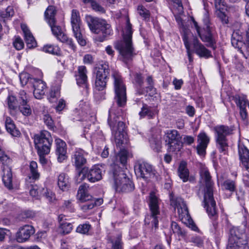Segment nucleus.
<instances>
[{
  "label": "nucleus",
  "instance_id": "1",
  "mask_svg": "<svg viewBox=\"0 0 249 249\" xmlns=\"http://www.w3.org/2000/svg\"><path fill=\"white\" fill-rule=\"evenodd\" d=\"M114 91V102L109 110L108 124L112 131L115 142L118 145L122 144L124 123L119 120L122 113L121 107H124L127 101L126 88L121 74L113 71L111 74Z\"/></svg>",
  "mask_w": 249,
  "mask_h": 249
},
{
  "label": "nucleus",
  "instance_id": "2",
  "mask_svg": "<svg viewBox=\"0 0 249 249\" xmlns=\"http://www.w3.org/2000/svg\"><path fill=\"white\" fill-rule=\"evenodd\" d=\"M200 182L203 187L204 207L210 216L215 217V201L213 196L214 182L207 168H202L200 171Z\"/></svg>",
  "mask_w": 249,
  "mask_h": 249
},
{
  "label": "nucleus",
  "instance_id": "3",
  "mask_svg": "<svg viewBox=\"0 0 249 249\" xmlns=\"http://www.w3.org/2000/svg\"><path fill=\"white\" fill-rule=\"evenodd\" d=\"M132 25L128 17H126V25L123 30V39L115 44V48L119 51L121 60L125 63L132 60L136 54L132 46Z\"/></svg>",
  "mask_w": 249,
  "mask_h": 249
},
{
  "label": "nucleus",
  "instance_id": "4",
  "mask_svg": "<svg viewBox=\"0 0 249 249\" xmlns=\"http://www.w3.org/2000/svg\"><path fill=\"white\" fill-rule=\"evenodd\" d=\"M53 142V139L49 132L42 130L34 135V143L39 157V161L42 165L47 164L45 156L49 154Z\"/></svg>",
  "mask_w": 249,
  "mask_h": 249
},
{
  "label": "nucleus",
  "instance_id": "5",
  "mask_svg": "<svg viewBox=\"0 0 249 249\" xmlns=\"http://www.w3.org/2000/svg\"><path fill=\"white\" fill-rule=\"evenodd\" d=\"M87 156L88 153L80 148H75L72 153L71 160L75 167V179L77 183H80L86 178V173L88 171V167L85 166L87 163Z\"/></svg>",
  "mask_w": 249,
  "mask_h": 249
},
{
  "label": "nucleus",
  "instance_id": "6",
  "mask_svg": "<svg viewBox=\"0 0 249 249\" xmlns=\"http://www.w3.org/2000/svg\"><path fill=\"white\" fill-rule=\"evenodd\" d=\"M234 127L226 125H217L213 128L216 147L218 151L227 155L229 151V142L227 137L233 133Z\"/></svg>",
  "mask_w": 249,
  "mask_h": 249
},
{
  "label": "nucleus",
  "instance_id": "7",
  "mask_svg": "<svg viewBox=\"0 0 249 249\" xmlns=\"http://www.w3.org/2000/svg\"><path fill=\"white\" fill-rule=\"evenodd\" d=\"M19 77L22 86L27 85L28 88L34 89L33 93L36 98L40 99L43 97L47 88L45 82L40 79L33 77L27 72L20 73Z\"/></svg>",
  "mask_w": 249,
  "mask_h": 249
},
{
  "label": "nucleus",
  "instance_id": "8",
  "mask_svg": "<svg viewBox=\"0 0 249 249\" xmlns=\"http://www.w3.org/2000/svg\"><path fill=\"white\" fill-rule=\"evenodd\" d=\"M114 178V187L118 192L127 193L133 191L134 185L124 171L119 166H115L112 172Z\"/></svg>",
  "mask_w": 249,
  "mask_h": 249
},
{
  "label": "nucleus",
  "instance_id": "9",
  "mask_svg": "<svg viewBox=\"0 0 249 249\" xmlns=\"http://www.w3.org/2000/svg\"><path fill=\"white\" fill-rule=\"evenodd\" d=\"M86 21L90 30L94 34L101 33L105 37L112 34L111 25L104 19L88 15L86 16Z\"/></svg>",
  "mask_w": 249,
  "mask_h": 249
},
{
  "label": "nucleus",
  "instance_id": "10",
  "mask_svg": "<svg viewBox=\"0 0 249 249\" xmlns=\"http://www.w3.org/2000/svg\"><path fill=\"white\" fill-rule=\"evenodd\" d=\"M247 236L243 230L231 228L229 232L227 249H248Z\"/></svg>",
  "mask_w": 249,
  "mask_h": 249
},
{
  "label": "nucleus",
  "instance_id": "11",
  "mask_svg": "<svg viewBox=\"0 0 249 249\" xmlns=\"http://www.w3.org/2000/svg\"><path fill=\"white\" fill-rule=\"evenodd\" d=\"M149 206L150 213L144 219L145 224L150 225L152 230H157L159 227V220L160 211L158 198L153 193H150Z\"/></svg>",
  "mask_w": 249,
  "mask_h": 249
},
{
  "label": "nucleus",
  "instance_id": "12",
  "mask_svg": "<svg viewBox=\"0 0 249 249\" xmlns=\"http://www.w3.org/2000/svg\"><path fill=\"white\" fill-rule=\"evenodd\" d=\"M95 75L94 88L98 91H103L107 88L108 80L109 69L107 62L99 64L94 70Z\"/></svg>",
  "mask_w": 249,
  "mask_h": 249
},
{
  "label": "nucleus",
  "instance_id": "13",
  "mask_svg": "<svg viewBox=\"0 0 249 249\" xmlns=\"http://www.w3.org/2000/svg\"><path fill=\"white\" fill-rule=\"evenodd\" d=\"M134 170L138 178L145 180L149 178L157 179V172L154 167L144 160H138L135 162Z\"/></svg>",
  "mask_w": 249,
  "mask_h": 249
},
{
  "label": "nucleus",
  "instance_id": "14",
  "mask_svg": "<svg viewBox=\"0 0 249 249\" xmlns=\"http://www.w3.org/2000/svg\"><path fill=\"white\" fill-rule=\"evenodd\" d=\"M231 42L232 45L246 57L243 50L249 53V25L244 38L239 32H235L232 35Z\"/></svg>",
  "mask_w": 249,
  "mask_h": 249
},
{
  "label": "nucleus",
  "instance_id": "15",
  "mask_svg": "<svg viewBox=\"0 0 249 249\" xmlns=\"http://www.w3.org/2000/svg\"><path fill=\"white\" fill-rule=\"evenodd\" d=\"M71 23L74 36L76 38L78 43L81 46H85L86 41L83 38L80 30L81 20L80 14L79 11L76 9H73L71 11Z\"/></svg>",
  "mask_w": 249,
  "mask_h": 249
},
{
  "label": "nucleus",
  "instance_id": "16",
  "mask_svg": "<svg viewBox=\"0 0 249 249\" xmlns=\"http://www.w3.org/2000/svg\"><path fill=\"white\" fill-rule=\"evenodd\" d=\"M165 142L168 145V150L170 152L179 151L182 147L180 142V135L178 131L175 129L167 130L165 132Z\"/></svg>",
  "mask_w": 249,
  "mask_h": 249
},
{
  "label": "nucleus",
  "instance_id": "17",
  "mask_svg": "<svg viewBox=\"0 0 249 249\" xmlns=\"http://www.w3.org/2000/svg\"><path fill=\"white\" fill-rule=\"evenodd\" d=\"M52 34L55 36L57 40L63 43H66L70 46L73 51H75L76 46L71 38H69L64 30L56 22L53 23V25H50Z\"/></svg>",
  "mask_w": 249,
  "mask_h": 249
},
{
  "label": "nucleus",
  "instance_id": "18",
  "mask_svg": "<svg viewBox=\"0 0 249 249\" xmlns=\"http://www.w3.org/2000/svg\"><path fill=\"white\" fill-rule=\"evenodd\" d=\"M210 137L204 131H201L197 135L196 146L197 153L200 156L204 157L206 154V148L210 142Z\"/></svg>",
  "mask_w": 249,
  "mask_h": 249
},
{
  "label": "nucleus",
  "instance_id": "19",
  "mask_svg": "<svg viewBox=\"0 0 249 249\" xmlns=\"http://www.w3.org/2000/svg\"><path fill=\"white\" fill-rule=\"evenodd\" d=\"M87 73L88 71L85 66H78L77 70L74 71V77L77 84L86 89L89 87Z\"/></svg>",
  "mask_w": 249,
  "mask_h": 249
},
{
  "label": "nucleus",
  "instance_id": "20",
  "mask_svg": "<svg viewBox=\"0 0 249 249\" xmlns=\"http://www.w3.org/2000/svg\"><path fill=\"white\" fill-rule=\"evenodd\" d=\"M34 233L35 229L33 226L29 225H25L19 228L16 234V240L18 243L25 242Z\"/></svg>",
  "mask_w": 249,
  "mask_h": 249
},
{
  "label": "nucleus",
  "instance_id": "21",
  "mask_svg": "<svg viewBox=\"0 0 249 249\" xmlns=\"http://www.w3.org/2000/svg\"><path fill=\"white\" fill-rule=\"evenodd\" d=\"M240 166L249 172V150L242 143L238 145Z\"/></svg>",
  "mask_w": 249,
  "mask_h": 249
},
{
  "label": "nucleus",
  "instance_id": "22",
  "mask_svg": "<svg viewBox=\"0 0 249 249\" xmlns=\"http://www.w3.org/2000/svg\"><path fill=\"white\" fill-rule=\"evenodd\" d=\"M55 154L59 162H63L68 158L67 155V145L64 141L59 138L55 140Z\"/></svg>",
  "mask_w": 249,
  "mask_h": 249
},
{
  "label": "nucleus",
  "instance_id": "23",
  "mask_svg": "<svg viewBox=\"0 0 249 249\" xmlns=\"http://www.w3.org/2000/svg\"><path fill=\"white\" fill-rule=\"evenodd\" d=\"M201 40L206 43L207 47H211L213 50L216 49V40L213 37L210 28L207 26L206 29L201 31L200 34H198Z\"/></svg>",
  "mask_w": 249,
  "mask_h": 249
},
{
  "label": "nucleus",
  "instance_id": "24",
  "mask_svg": "<svg viewBox=\"0 0 249 249\" xmlns=\"http://www.w3.org/2000/svg\"><path fill=\"white\" fill-rule=\"evenodd\" d=\"M86 178L92 183L100 180L102 178V170L98 165L93 166L86 173Z\"/></svg>",
  "mask_w": 249,
  "mask_h": 249
},
{
  "label": "nucleus",
  "instance_id": "25",
  "mask_svg": "<svg viewBox=\"0 0 249 249\" xmlns=\"http://www.w3.org/2000/svg\"><path fill=\"white\" fill-rule=\"evenodd\" d=\"M194 48L196 53L200 57L206 58L212 57L211 52L199 42L197 39H194Z\"/></svg>",
  "mask_w": 249,
  "mask_h": 249
},
{
  "label": "nucleus",
  "instance_id": "26",
  "mask_svg": "<svg viewBox=\"0 0 249 249\" xmlns=\"http://www.w3.org/2000/svg\"><path fill=\"white\" fill-rule=\"evenodd\" d=\"M89 186L85 183L81 185L78 190L77 199L81 202L91 201L93 199V197L89 193L88 188Z\"/></svg>",
  "mask_w": 249,
  "mask_h": 249
},
{
  "label": "nucleus",
  "instance_id": "27",
  "mask_svg": "<svg viewBox=\"0 0 249 249\" xmlns=\"http://www.w3.org/2000/svg\"><path fill=\"white\" fill-rule=\"evenodd\" d=\"M171 204L178 209V213L181 216L188 214V210L184 201L181 198H176L171 200Z\"/></svg>",
  "mask_w": 249,
  "mask_h": 249
},
{
  "label": "nucleus",
  "instance_id": "28",
  "mask_svg": "<svg viewBox=\"0 0 249 249\" xmlns=\"http://www.w3.org/2000/svg\"><path fill=\"white\" fill-rule=\"evenodd\" d=\"M132 83L136 87V94L142 95L145 94V89L141 88L143 84V78L142 74L139 73H132L130 74Z\"/></svg>",
  "mask_w": 249,
  "mask_h": 249
},
{
  "label": "nucleus",
  "instance_id": "29",
  "mask_svg": "<svg viewBox=\"0 0 249 249\" xmlns=\"http://www.w3.org/2000/svg\"><path fill=\"white\" fill-rule=\"evenodd\" d=\"M57 186L62 191L69 190L71 184L68 175L64 173H60L57 177Z\"/></svg>",
  "mask_w": 249,
  "mask_h": 249
},
{
  "label": "nucleus",
  "instance_id": "30",
  "mask_svg": "<svg viewBox=\"0 0 249 249\" xmlns=\"http://www.w3.org/2000/svg\"><path fill=\"white\" fill-rule=\"evenodd\" d=\"M56 10L54 6L50 5L46 9L44 13V17L49 25H53V23L56 22Z\"/></svg>",
  "mask_w": 249,
  "mask_h": 249
},
{
  "label": "nucleus",
  "instance_id": "31",
  "mask_svg": "<svg viewBox=\"0 0 249 249\" xmlns=\"http://www.w3.org/2000/svg\"><path fill=\"white\" fill-rule=\"evenodd\" d=\"M21 28L24 33L25 40L28 47L30 48L35 47L36 45V42L30 31L26 26H22Z\"/></svg>",
  "mask_w": 249,
  "mask_h": 249
},
{
  "label": "nucleus",
  "instance_id": "32",
  "mask_svg": "<svg viewBox=\"0 0 249 249\" xmlns=\"http://www.w3.org/2000/svg\"><path fill=\"white\" fill-rule=\"evenodd\" d=\"M178 174L183 182H185L188 181L189 176V172L187 168V163L186 162L182 161L180 163L178 168Z\"/></svg>",
  "mask_w": 249,
  "mask_h": 249
},
{
  "label": "nucleus",
  "instance_id": "33",
  "mask_svg": "<svg viewBox=\"0 0 249 249\" xmlns=\"http://www.w3.org/2000/svg\"><path fill=\"white\" fill-rule=\"evenodd\" d=\"M157 113L156 109L149 107L146 104H143L142 107L141 111L139 112L141 117H145L147 116L148 119L153 118V117Z\"/></svg>",
  "mask_w": 249,
  "mask_h": 249
},
{
  "label": "nucleus",
  "instance_id": "34",
  "mask_svg": "<svg viewBox=\"0 0 249 249\" xmlns=\"http://www.w3.org/2000/svg\"><path fill=\"white\" fill-rule=\"evenodd\" d=\"M42 50L46 53L60 55L61 53L60 48L57 45L47 44L42 48Z\"/></svg>",
  "mask_w": 249,
  "mask_h": 249
},
{
  "label": "nucleus",
  "instance_id": "35",
  "mask_svg": "<svg viewBox=\"0 0 249 249\" xmlns=\"http://www.w3.org/2000/svg\"><path fill=\"white\" fill-rule=\"evenodd\" d=\"M14 14L15 11L13 6H9L5 10L0 11V19L4 21L10 19Z\"/></svg>",
  "mask_w": 249,
  "mask_h": 249
},
{
  "label": "nucleus",
  "instance_id": "36",
  "mask_svg": "<svg viewBox=\"0 0 249 249\" xmlns=\"http://www.w3.org/2000/svg\"><path fill=\"white\" fill-rule=\"evenodd\" d=\"M171 228L173 232L177 234L179 237L184 238L185 237L186 235L185 231L181 228L177 222L172 221Z\"/></svg>",
  "mask_w": 249,
  "mask_h": 249
},
{
  "label": "nucleus",
  "instance_id": "37",
  "mask_svg": "<svg viewBox=\"0 0 249 249\" xmlns=\"http://www.w3.org/2000/svg\"><path fill=\"white\" fill-rule=\"evenodd\" d=\"M88 201V203L81 206V210L84 212H86L88 210L93 209L97 205H101L103 202L102 199H99L96 201L94 199H91V201Z\"/></svg>",
  "mask_w": 249,
  "mask_h": 249
},
{
  "label": "nucleus",
  "instance_id": "38",
  "mask_svg": "<svg viewBox=\"0 0 249 249\" xmlns=\"http://www.w3.org/2000/svg\"><path fill=\"white\" fill-rule=\"evenodd\" d=\"M233 100L236 105L240 108L246 107L248 103H249L248 100L245 96L238 94H236L233 96Z\"/></svg>",
  "mask_w": 249,
  "mask_h": 249
},
{
  "label": "nucleus",
  "instance_id": "39",
  "mask_svg": "<svg viewBox=\"0 0 249 249\" xmlns=\"http://www.w3.org/2000/svg\"><path fill=\"white\" fill-rule=\"evenodd\" d=\"M6 101L10 110H15L18 107V101L14 95H9L7 97Z\"/></svg>",
  "mask_w": 249,
  "mask_h": 249
},
{
  "label": "nucleus",
  "instance_id": "40",
  "mask_svg": "<svg viewBox=\"0 0 249 249\" xmlns=\"http://www.w3.org/2000/svg\"><path fill=\"white\" fill-rule=\"evenodd\" d=\"M222 187L223 190L229 191L232 193L235 191L236 185L235 181L227 179L223 182Z\"/></svg>",
  "mask_w": 249,
  "mask_h": 249
},
{
  "label": "nucleus",
  "instance_id": "41",
  "mask_svg": "<svg viewBox=\"0 0 249 249\" xmlns=\"http://www.w3.org/2000/svg\"><path fill=\"white\" fill-rule=\"evenodd\" d=\"M60 96V89L58 88H53L50 92L48 100L51 103H55Z\"/></svg>",
  "mask_w": 249,
  "mask_h": 249
},
{
  "label": "nucleus",
  "instance_id": "42",
  "mask_svg": "<svg viewBox=\"0 0 249 249\" xmlns=\"http://www.w3.org/2000/svg\"><path fill=\"white\" fill-rule=\"evenodd\" d=\"M146 82L148 86L145 88V93H148V92H150L149 95L152 96V94H153L155 92L156 89L154 88V81L151 76H148L147 77Z\"/></svg>",
  "mask_w": 249,
  "mask_h": 249
},
{
  "label": "nucleus",
  "instance_id": "43",
  "mask_svg": "<svg viewBox=\"0 0 249 249\" xmlns=\"http://www.w3.org/2000/svg\"><path fill=\"white\" fill-rule=\"evenodd\" d=\"M30 170L33 179H37L39 178L40 175L37 171V164L36 161H32L30 162Z\"/></svg>",
  "mask_w": 249,
  "mask_h": 249
},
{
  "label": "nucleus",
  "instance_id": "44",
  "mask_svg": "<svg viewBox=\"0 0 249 249\" xmlns=\"http://www.w3.org/2000/svg\"><path fill=\"white\" fill-rule=\"evenodd\" d=\"M20 112L25 116H28L32 114V109L28 103L19 104L18 106Z\"/></svg>",
  "mask_w": 249,
  "mask_h": 249
},
{
  "label": "nucleus",
  "instance_id": "45",
  "mask_svg": "<svg viewBox=\"0 0 249 249\" xmlns=\"http://www.w3.org/2000/svg\"><path fill=\"white\" fill-rule=\"evenodd\" d=\"M91 228L89 223H83L80 224L76 228V231L77 233L82 234H88L89 231Z\"/></svg>",
  "mask_w": 249,
  "mask_h": 249
},
{
  "label": "nucleus",
  "instance_id": "46",
  "mask_svg": "<svg viewBox=\"0 0 249 249\" xmlns=\"http://www.w3.org/2000/svg\"><path fill=\"white\" fill-rule=\"evenodd\" d=\"M18 105L28 103L30 101V96L24 90H21L18 95Z\"/></svg>",
  "mask_w": 249,
  "mask_h": 249
},
{
  "label": "nucleus",
  "instance_id": "47",
  "mask_svg": "<svg viewBox=\"0 0 249 249\" xmlns=\"http://www.w3.org/2000/svg\"><path fill=\"white\" fill-rule=\"evenodd\" d=\"M7 131L9 132L12 136L14 137H19L21 133L18 129L14 124H10L8 125L5 126Z\"/></svg>",
  "mask_w": 249,
  "mask_h": 249
},
{
  "label": "nucleus",
  "instance_id": "48",
  "mask_svg": "<svg viewBox=\"0 0 249 249\" xmlns=\"http://www.w3.org/2000/svg\"><path fill=\"white\" fill-rule=\"evenodd\" d=\"M137 11L140 16L143 18L147 19L149 18L150 12L143 5H138L137 7Z\"/></svg>",
  "mask_w": 249,
  "mask_h": 249
},
{
  "label": "nucleus",
  "instance_id": "49",
  "mask_svg": "<svg viewBox=\"0 0 249 249\" xmlns=\"http://www.w3.org/2000/svg\"><path fill=\"white\" fill-rule=\"evenodd\" d=\"M73 201L71 199L65 200L63 205H62V208L63 210L71 213L74 212L75 209L73 204Z\"/></svg>",
  "mask_w": 249,
  "mask_h": 249
},
{
  "label": "nucleus",
  "instance_id": "50",
  "mask_svg": "<svg viewBox=\"0 0 249 249\" xmlns=\"http://www.w3.org/2000/svg\"><path fill=\"white\" fill-rule=\"evenodd\" d=\"M111 249H123L121 235H118L116 239L112 241Z\"/></svg>",
  "mask_w": 249,
  "mask_h": 249
},
{
  "label": "nucleus",
  "instance_id": "51",
  "mask_svg": "<svg viewBox=\"0 0 249 249\" xmlns=\"http://www.w3.org/2000/svg\"><path fill=\"white\" fill-rule=\"evenodd\" d=\"M13 44L14 47L17 50H21L24 46V42L19 36H15L14 37Z\"/></svg>",
  "mask_w": 249,
  "mask_h": 249
},
{
  "label": "nucleus",
  "instance_id": "52",
  "mask_svg": "<svg viewBox=\"0 0 249 249\" xmlns=\"http://www.w3.org/2000/svg\"><path fill=\"white\" fill-rule=\"evenodd\" d=\"M60 228L63 234L70 233L73 229L72 224L69 222H64L61 224Z\"/></svg>",
  "mask_w": 249,
  "mask_h": 249
},
{
  "label": "nucleus",
  "instance_id": "53",
  "mask_svg": "<svg viewBox=\"0 0 249 249\" xmlns=\"http://www.w3.org/2000/svg\"><path fill=\"white\" fill-rule=\"evenodd\" d=\"M91 7L94 11L97 12H99L101 14H104L106 13L105 9L99 4L95 0L92 2Z\"/></svg>",
  "mask_w": 249,
  "mask_h": 249
},
{
  "label": "nucleus",
  "instance_id": "54",
  "mask_svg": "<svg viewBox=\"0 0 249 249\" xmlns=\"http://www.w3.org/2000/svg\"><path fill=\"white\" fill-rule=\"evenodd\" d=\"M43 120L49 129H53L54 126V123L50 115H45L43 117Z\"/></svg>",
  "mask_w": 249,
  "mask_h": 249
},
{
  "label": "nucleus",
  "instance_id": "55",
  "mask_svg": "<svg viewBox=\"0 0 249 249\" xmlns=\"http://www.w3.org/2000/svg\"><path fill=\"white\" fill-rule=\"evenodd\" d=\"M183 41L184 42V45L187 50V55L190 62L193 61V59L191 55L190 51V45L188 41V37L186 35H184L183 37Z\"/></svg>",
  "mask_w": 249,
  "mask_h": 249
},
{
  "label": "nucleus",
  "instance_id": "56",
  "mask_svg": "<svg viewBox=\"0 0 249 249\" xmlns=\"http://www.w3.org/2000/svg\"><path fill=\"white\" fill-rule=\"evenodd\" d=\"M117 158L119 159L122 164H124L127 161V152L125 150H121L117 155Z\"/></svg>",
  "mask_w": 249,
  "mask_h": 249
},
{
  "label": "nucleus",
  "instance_id": "57",
  "mask_svg": "<svg viewBox=\"0 0 249 249\" xmlns=\"http://www.w3.org/2000/svg\"><path fill=\"white\" fill-rule=\"evenodd\" d=\"M190 242L198 247H202L203 244V239L198 236H193L190 239Z\"/></svg>",
  "mask_w": 249,
  "mask_h": 249
},
{
  "label": "nucleus",
  "instance_id": "58",
  "mask_svg": "<svg viewBox=\"0 0 249 249\" xmlns=\"http://www.w3.org/2000/svg\"><path fill=\"white\" fill-rule=\"evenodd\" d=\"M151 148L156 152H159L161 147V142L160 140H153L150 142Z\"/></svg>",
  "mask_w": 249,
  "mask_h": 249
},
{
  "label": "nucleus",
  "instance_id": "59",
  "mask_svg": "<svg viewBox=\"0 0 249 249\" xmlns=\"http://www.w3.org/2000/svg\"><path fill=\"white\" fill-rule=\"evenodd\" d=\"M214 6L217 11L223 10L226 7L224 0H214Z\"/></svg>",
  "mask_w": 249,
  "mask_h": 249
},
{
  "label": "nucleus",
  "instance_id": "60",
  "mask_svg": "<svg viewBox=\"0 0 249 249\" xmlns=\"http://www.w3.org/2000/svg\"><path fill=\"white\" fill-rule=\"evenodd\" d=\"M217 15L218 17L221 19V21L224 23L227 24L228 22V19L226 14L222 11V10L217 11Z\"/></svg>",
  "mask_w": 249,
  "mask_h": 249
},
{
  "label": "nucleus",
  "instance_id": "61",
  "mask_svg": "<svg viewBox=\"0 0 249 249\" xmlns=\"http://www.w3.org/2000/svg\"><path fill=\"white\" fill-rule=\"evenodd\" d=\"M44 196L50 202H53L55 199V194L52 191L47 190L44 193Z\"/></svg>",
  "mask_w": 249,
  "mask_h": 249
},
{
  "label": "nucleus",
  "instance_id": "62",
  "mask_svg": "<svg viewBox=\"0 0 249 249\" xmlns=\"http://www.w3.org/2000/svg\"><path fill=\"white\" fill-rule=\"evenodd\" d=\"M65 72L63 71H58L56 73V82L60 84L62 82V78L64 76Z\"/></svg>",
  "mask_w": 249,
  "mask_h": 249
},
{
  "label": "nucleus",
  "instance_id": "63",
  "mask_svg": "<svg viewBox=\"0 0 249 249\" xmlns=\"http://www.w3.org/2000/svg\"><path fill=\"white\" fill-rule=\"evenodd\" d=\"M65 107V101L63 99H61L59 100L58 103L55 107V109L57 111H61Z\"/></svg>",
  "mask_w": 249,
  "mask_h": 249
},
{
  "label": "nucleus",
  "instance_id": "64",
  "mask_svg": "<svg viewBox=\"0 0 249 249\" xmlns=\"http://www.w3.org/2000/svg\"><path fill=\"white\" fill-rule=\"evenodd\" d=\"M184 143L187 145H191L194 143L195 139L193 136L185 135L183 139Z\"/></svg>",
  "mask_w": 249,
  "mask_h": 249
}]
</instances>
